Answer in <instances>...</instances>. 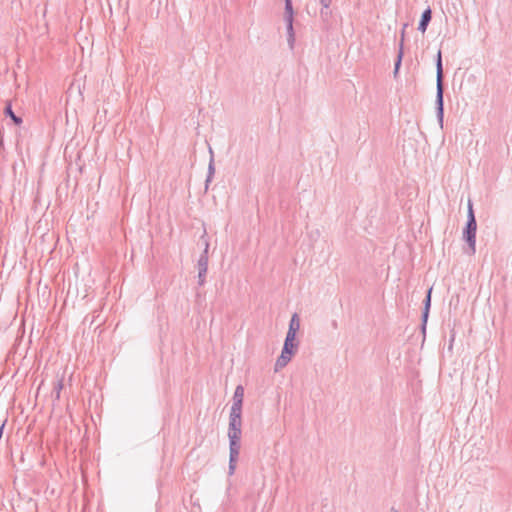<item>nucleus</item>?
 Instances as JSON below:
<instances>
[{"mask_svg":"<svg viewBox=\"0 0 512 512\" xmlns=\"http://www.w3.org/2000/svg\"><path fill=\"white\" fill-rule=\"evenodd\" d=\"M437 99L442 110L443 105V88H442V61H441V52H438L437 55Z\"/></svg>","mask_w":512,"mask_h":512,"instance_id":"nucleus-4","label":"nucleus"},{"mask_svg":"<svg viewBox=\"0 0 512 512\" xmlns=\"http://www.w3.org/2000/svg\"><path fill=\"white\" fill-rule=\"evenodd\" d=\"M6 112H7V114L10 116V118L13 120V122H14L16 125H20V124L22 123L21 118L17 117V116L13 113V111L11 110V108H10V107H8V108L6 109Z\"/></svg>","mask_w":512,"mask_h":512,"instance_id":"nucleus-13","label":"nucleus"},{"mask_svg":"<svg viewBox=\"0 0 512 512\" xmlns=\"http://www.w3.org/2000/svg\"><path fill=\"white\" fill-rule=\"evenodd\" d=\"M286 13H287V22H288V29L292 30V21H293V10H292V3L291 0H286Z\"/></svg>","mask_w":512,"mask_h":512,"instance_id":"nucleus-9","label":"nucleus"},{"mask_svg":"<svg viewBox=\"0 0 512 512\" xmlns=\"http://www.w3.org/2000/svg\"><path fill=\"white\" fill-rule=\"evenodd\" d=\"M293 354H284L281 352V355L278 357L275 363V371H279L283 369L291 360Z\"/></svg>","mask_w":512,"mask_h":512,"instance_id":"nucleus-7","label":"nucleus"},{"mask_svg":"<svg viewBox=\"0 0 512 512\" xmlns=\"http://www.w3.org/2000/svg\"><path fill=\"white\" fill-rule=\"evenodd\" d=\"M296 333L297 331H293V329H288L285 340L289 342H294L296 338Z\"/></svg>","mask_w":512,"mask_h":512,"instance_id":"nucleus-14","label":"nucleus"},{"mask_svg":"<svg viewBox=\"0 0 512 512\" xmlns=\"http://www.w3.org/2000/svg\"><path fill=\"white\" fill-rule=\"evenodd\" d=\"M321 3L324 7H329L331 4V0H321Z\"/></svg>","mask_w":512,"mask_h":512,"instance_id":"nucleus-15","label":"nucleus"},{"mask_svg":"<svg viewBox=\"0 0 512 512\" xmlns=\"http://www.w3.org/2000/svg\"><path fill=\"white\" fill-rule=\"evenodd\" d=\"M400 62H401V54L399 55V59H398V61H397L396 65H395V72H397V71H398L399 66H400Z\"/></svg>","mask_w":512,"mask_h":512,"instance_id":"nucleus-16","label":"nucleus"},{"mask_svg":"<svg viewBox=\"0 0 512 512\" xmlns=\"http://www.w3.org/2000/svg\"><path fill=\"white\" fill-rule=\"evenodd\" d=\"M296 346L297 345L294 342H289V341L285 340L282 352H284V354H293Z\"/></svg>","mask_w":512,"mask_h":512,"instance_id":"nucleus-10","label":"nucleus"},{"mask_svg":"<svg viewBox=\"0 0 512 512\" xmlns=\"http://www.w3.org/2000/svg\"><path fill=\"white\" fill-rule=\"evenodd\" d=\"M243 398H244V388H243V386L238 385L234 391L233 403H232L230 411L242 412Z\"/></svg>","mask_w":512,"mask_h":512,"instance_id":"nucleus-5","label":"nucleus"},{"mask_svg":"<svg viewBox=\"0 0 512 512\" xmlns=\"http://www.w3.org/2000/svg\"><path fill=\"white\" fill-rule=\"evenodd\" d=\"M431 20V10L427 9L423 12L421 21L419 23V30L424 33L426 31L427 25Z\"/></svg>","mask_w":512,"mask_h":512,"instance_id":"nucleus-8","label":"nucleus"},{"mask_svg":"<svg viewBox=\"0 0 512 512\" xmlns=\"http://www.w3.org/2000/svg\"><path fill=\"white\" fill-rule=\"evenodd\" d=\"M431 292H432V288H430L427 291V295L424 300V309H423V313H422V330H423V332H425L426 323H427V319H428V315H429V310H430V305H431Z\"/></svg>","mask_w":512,"mask_h":512,"instance_id":"nucleus-6","label":"nucleus"},{"mask_svg":"<svg viewBox=\"0 0 512 512\" xmlns=\"http://www.w3.org/2000/svg\"><path fill=\"white\" fill-rule=\"evenodd\" d=\"M475 222L474 216L471 214L469 224H472Z\"/></svg>","mask_w":512,"mask_h":512,"instance_id":"nucleus-17","label":"nucleus"},{"mask_svg":"<svg viewBox=\"0 0 512 512\" xmlns=\"http://www.w3.org/2000/svg\"><path fill=\"white\" fill-rule=\"evenodd\" d=\"M205 248L203 253L200 255L198 262H197V269H198V284L200 286L204 285L206 281V274L208 270V249H209V243L207 240L204 242Z\"/></svg>","mask_w":512,"mask_h":512,"instance_id":"nucleus-2","label":"nucleus"},{"mask_svg":"<svg viewBox=\"0 0 512 512\" xmlns=\"http://www.w3.org/2000/svg\"><path fill=\"white\" fill-rule=\"evenodd\" d=\"M242 412L230 411L228 438H229V474L232 475L240 454V440L242 435Z\"/></svg>","mask_w":512,"mask_h":512,"instance_id":"nucleus-1","label":"nucleus"},{"mask_svg":"<svg viewBox=\"0 0 512 512\" xmlns=\"http://www.w3.org/2000/svg\"><path fill=\"white\" fill-rule=\"evenodd\" d=\"M391 512H397L396 510L392 509Z\"/></svg>","mask_w":512,"mask_h":512,"instance_id":"nucleus-18","label":"nucleus"},{"mask_svg":"<svg viewBox=\"0 0 512 512\" xmlns=\"http://www.w3.org/2000/svg\"><path fill=\"white\" fill-rule=\"evenodd\" d=\"M300 327L299 320L297 314H294L290 320L289 329H293V331H297Z\"/></svg>","mask_w":512,"mask_h":512,"instance_id":"nucleus-11","label":"nucleus"},{"mask_svg":"<svg viewBox=\"0 0 512 512\" xmlns=\"http://www.w3.org/2000/svg\"><path fill=\"white\" fill-rule=\"evenodd\" d=\"M476 232L477 226H465L463 230V240L468 244V248L464 251L468 255H474L476 252Z\"/></svg>","mask_w":512,"mask_h":512,"instance_id":"nucleus-3","label":"nucleus"},{"mask_svg":"<svg viewBox=\"0 0 512 512\" xmlns=\"http://www.w3.org/2000/svg\"><path fill=\"white\" fill-rule=\"evenodd\" d=\"M63 389V381L62 380H59L56 385L54 386V394H55V399L56 400H59L60 399V394H61V390Z\"/></svg>","mask_w":512,"mask_h":512,"instance_id":"nucleus-12","label":"nucleus"}]
</instances>
